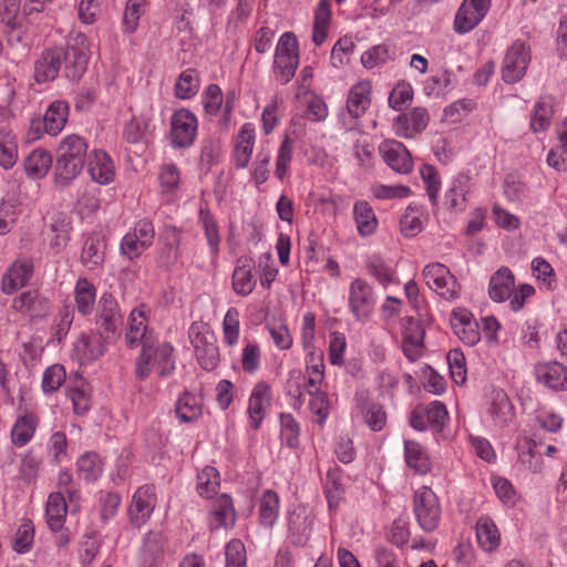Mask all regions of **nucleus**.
<instances>
[{
	"instance_id": "1",
	"label": "nucleus",
	"mask_w": 567,
	"mask_h": 567,
	"mask_svg": "<svg viewBox=\"0 0 567 567\" xmlns=\"http://www.w3.org/2000/svg\"><path fill=\"white\" fill-rule=\"evenodd\" d=\"M89 143L78 134L64 136L56 147L54 167L55 184L69 186L82 172L87 156Z\"/></svg>"
},
{
	"instance_id": "2",
	"label": "nucleus",
	"mask_w": 567,
	"mask_h": 567,
	"mask_svg": "<svg viewBox=\"0 0 567 567\" xmlns=\"http://www.w3.org/2000/svg\"><path fill=\"white\" fill-rule=\"evenodd\" d=\"M176 369L174 347L157 338L146 340L141 346V353L135 360V377L144 381L155 372L159 378L171 375Z\"/></svg>"
},
{
	"instance_id": "3",
	"label": "nucleus",
	"mask_w": 567,
	"mask_h": 567,
	"mask_svg": "<svg viewBox=\"0 0 567 567\" xmlns=\"http://www.w3.org/2000/svg\"><path fill=\"white\" fill-rule=\"evenodd\" d=\"M413 514L420 528L431 533L439 527L442 507L437 495L429 486H421L413 495Z\"/></svg>"
},
{
	"instance_id": "4",
	"label": "nucleus",
	"mask_w": 567,
	"mask_h": 567,
	"mask_svg": "<svg viewBox=\"0 0 567 567\" xmlns=\"http://www.w3.org/2000/svg\"><path fill=\"white\" fill-rule=\"evenodd\" d=\"M372 86L369 81H360L351 86L347 99V115L340 116V123L344 131L352 132L359 127V118L367 112L371 104Z\"/></svg>"
},
{
	"instance_id": "5",
	"label": "nucleus",
	"mask_w": 567,
	"mask_h": 567,
	"mask_svg": "<svg viewBox=\"0 0 567 567\" xmlns=\"http://www.w3.org/2000/svg\"><path fill=\"white\" fill-rule=\"evenodd\" d=\"M377 305V296L371 285L364 279L355 278L349 285L348 306L358 321L365 322L372 317Z\"/></svg>"
},
{
	"instance_id": "6",
	"label": "nucleus",
	"mask_w": 567,
	"mask_h": 567,
	"mask_svg": "<svg viewBox=\"0 0 567 567\" xmlns=\"http://www.w3.org/2000/svg\"><path fill=\"white\" fill-rule=\"evenodd\" d=\"M155 229L150 219L143 218L124 235L120 244L121 255L130 260L138 258L154 243Z\"/></svg>"
},
{
	"instance_id": "7",
	"label": "nucleus",
	"mask_w": 567,
	"mask_h": 567,
	"mask_svg": "<svg viewBox=\"0 0 567 567\" xmlns=\"http://www.w3.org/2000/svg\"><path fill=\"white\" fill-rule=\"evenodd\" d=\"M532 60L530 47L523 40L514 41L507 49L502 63V78L507 83L520 81Z\"/></svg>"
},
{
	"instance_id": "8",
	"label": "nucleus",
	"mask_w": 567,
	"mask_h": 567,
	"mask_svg": "<svg viewBox=\"0 0 567 567\" xmlns=\"http://www.w3.org/2000/svg\"><path fill=\"white\" fill-rule=\"evenodd\" d=\"M427 287L446 300L458 298L461 286L450 269L441 262H431L423 269Z\"/></svg>"
},
{
	"instance_id": "9",
	"label": "nucleus",
	"mask_w": 567,
	"mask_h": 567,
	"mask_svg": "<svg viewBox=\"0 0 567 567\" xmlns=\"http://www.w3.org/2000/svg\"><path fill=\"white\" fill-rule=\"evenodd\" d=\"M95 323L97 331L104 338L113 341L120 336V329L123 323L121 309L116 298L111 293H103L97 303V313Z\"/></svg>"
},
{
	"instance_id": "10",
	"label": "nucleus",
	"mask_w": 567,
	"mask_h": 567,
	"mask_svg": "<svg viewBox=\"0 0 567 567\" xmlns=\"http://www.w3.org/2000/svg\"><path fill=\"white\" fill-rule=\"evenodd\" d=\"M197 131L198 120L193 112L186 109L174 112L171 120V140L175 147H190L196 140Z\"/></svg>"
},
{
	"instance_id": "11",
	"label": "nucleus",
	"mask_w": 567,
	"mask_h": 567,
	"mask_svg": "<svg viewBox=\"0 0 567 567\" xmlns=\"http://www.w3.org/2000/svg\"><path fill=\"white\" fill-rule=\"evenodd\" d=\"M156 503L157 497L153 485L146 484L138 487L127 509L131 524L135 527L143 526L151 518Z\"/></svg>"
},
{
	"instance_id": "12",
	"label": "nucleus",
	"mask_w": 567,
	"mask_h": 567,
	"mask_svg": "<svg viewBox=\"0 0 567 567\" xmlns=\"http://www.w3.org/2000/svg\"><path fill=\"white\" fill-rule=\"evenodd\" d=\"M402 351L411 362L419 360L424 353L425 329L421 321L405 317L401 324Z\"/></svg>"
},
{
	"instance_id": "13",
	"label": "nucleus",
	"mask_w": 567,
	"mask_h": 567,
	"mask_svg": "<svg viewBox=\"0 0 567 567\" xmlns=\"http://www.w3.org/2000/svg\"><path fill=\"white\" fill-rule=\"evenodd\" d=\"M324 379L302 374L300 370H292L288 374L286 384L287 394L293 399V408L299 409L306 401V395L323 391L321 385Z\"/></svg>"
},
{
	"instance_id": "14",
	"label": "nucleus",
	"mask_w": 567,
	"mask_h": 567,
	"mask_svg": "<svg viewBox=\"0 0 567 567\" xmlns=\"http://www.w3.org/2000/svg\"><path fill=\"white\" fill-rule=\"evenodd\" d=\"M491 0H463L455 14L454 31L458 34L472 31L487 14Z\"/></svg>"
},
{
	"instance_id": "15",
	"label": "nucleus",
	"mask_w": 567,
	"mask_h": 567,
	"mask_svg": "<svg viewBox=\"0 0 567 567\" xmlns=\"http://www.w3.org/2000/svg\"><path fill=\"white\" fill-rule=\"evenodd\" d=\"M353 413L374 432L381 431L386 424V413L383 406L371 400L367 391L355 393Z\"/></svg>"
},
{
	"instance_id": "16",
	"label": "nucleus",
	"mask_w": 567,
	"mask_h": 567,
	"mask_svg": "<svg viewBox=\"0 0 567 567\" xmlns=\"http://www.w3.org/2000/svg\"><path fill=\"white\" fill-rule=\"evenodd\" d=\"M112 342L99 331L81 334L73 344V355L80 364L89 363L103 355Z\"/></svg>"
},
{
	"instance_id": "17",
	"label": "nucleus",
	"mask_w": 567,
	"mask_h": 567,
	"mask_svg": "<svg viewBox=\"0 0 567 567\" xmlns=\"http://www.w3.org/2000/svg\"><path fill=\"white\" fill-rule=\"evenodd\" d=\"M379 153L386 165L399 174H409L413 169V159L405 145L394 140H386L379 146Z\"/></svg>"
},
{
	"instance_id": "18",
	"label": "nucleus",
	"mask_w": 567,
	"mask_h": 567,
	"mask_svg": "<svg viewBox=\"0 0 567 567\" xmlns=\"http://www.w3.org/2000/svg\"><path fill=\"white\" fill-rule=\"evenodd\" d=\"M148 319L145 306L141 305L134 308L127 319V330L125 341L128 348H136L156 338L153 330L148 328Z\"/></svg>"
},
{
	"instance_id": "19",
	"label": "nucleus",
	"mask_w": 567,
	"mask_h": 567,
	"mask_svg": "<svg viewBox=\"0 0 567 567\" xmlns=\"http://www.w3.org/2000/svg\"><path fill=\"white\" fill-rule=\"evenodd\" d=\"M487 414L494 430H503L514 421L515 408L503 390L492 391Z\"/></svg>"
},
{
	"instance_id": "20",
	"label": "nucleus",
	"mask_w": 567,
	"mask_h": 567,
	"mask_svg": "<svg viewBox=\"0 0 567 567\" xmlns=\"http://www.w3.org/2000/svg\"><path fill=\"white\" fill-rule=\"evenodd\" d=\"M65 59H68V54L62 48L44 50L34 62V80L38 83L53 81Z\"/></svg>"
},
{
	"instance_id": "21",
	"label": "nucleus",
	"mask_w": 567,
	"mask_h": 567,
	"mask_svg": "<svg viewBox=\"0 0 567 567\" xmlns=\"http://www.w3.org/2000/svg\"><path fill=\"white\" fill-rule=\"evenodd\" d=\"M270 385L265 381L256 383L251 390L247 409L249 424L252 430H258L260 427L266 416V411L270 405Z\"/></svg>"
},
{
	"instance_id": "22",
	"label": "nucleus",
	"mask_w": 567,
	"mask_h": 567,
	"mask_svg": "<svg viewBox=\"0 0 567 567\" xmlns=\"http://www.w3.org/2000/svg\"><path fill=\"white\" fill-rule=\"evenodd\" d=\"M164 545L165 537L162 532H148L138 551V567H159L164 558Z\"/></svg>"
},
{
	"instance_id": "23",
	"label": "nucleus",
	"mask_w": 567,
	"mask_h": 567,
	"mask_svg": "<svg viewBox=\"0 0 567 567\" xmlns=\"http://www.w3.org/2000/svg\"><path fill=\"white\" fill-rule=\"evenodd\" d=\"M451 326L458 339L467 346H475L481 340L478 323L466 309L460 308L452 312Z\"/></svg>"
},
{
	"instance_id": "24",
	"label": "nucleus",
	"mask_w": 567,
	"mask_h": 567,
	"mask_svg": "<svg viewBox=\"0 0 567 567\" xmlns=\"http://www.w3.org/2000/svg\"><path fill=\"white\" fill-rule=\"evenodd\" d=\"M87 172L93 182L109 185L114 181L115 165L106 152L93 150L87 156Z\"/></svg>"
},
{
	"instance_id": "25",
	"label": "nucleus",
	"mask_w": 567,
	"mask_h": 567,
	"mask_svg": "<svg viewBox=\"0 0 567 567\" xmlns=\"http://www.w3.org/2000/svg\"><path fill=\"white\" fill-rule=\"evenodd\" d=\"M315 517L305 507H297L289 513L288 533L295 545L303 546L310 538Z\"/></svg>"
},
{
	"instance_id": "26",
	"label": "nucleus",
	"mask_w": 567,
	"mask_h": 567,
	"mask_svg": "<svg viewBox=\"0 0 567 567\" xmlns=\"http://www.w3.org/2000/svg\"><path fill=\"white\" fill-rule=\"evenodd\" d=\"M33 275V264L28 258L16 260L2 277L1 290L11 295L28 284Z\"/></svg>"
},
{
	"instance_id": "27",
	"label": "nucleus",
	"mask_w": 567,
	"mask_h": 567,
	"mask_svg": "<svg viewBox=\"0 0 567 567\" xmlns=\"http://www.w3.org/2000/svg\"><path fill=\"white\" fill-rule=\"evenodd\" d=\"M85 42V37L79 35L76 39V45H71L68 50H64L68 54V59L63 61L65 64L64 72L65 76L71 80H79L86 71L89 63V50Z\"/></svg>"
},
{
	"instance_id": "28",
	"label": "nucleus",
	"mask_w": 567,
	"mask_h": 567,
	"mask_svg": "<svg viewBox=\"0 0 567 567\" xmlns=\"http://www.w3.org/2000/svg\"><path fill=\"white\" fill-rule=\"evenodd\" d=\"M256 128L252 123H244L238 131L233 158L236 168L244 169L249 165L254 152Z\"/></svg>"
},
{
	"instance_id": "29",
	"label": "nucleus",
	"mask_w": 567,
	"mask_h": 567,
	"mask_svg": "<svg viewBox=\"0 0 567 567\" xmlns=\"http://www.w3.org/2000/svg\"><path fill=\"white\" fill-rule=\"evenodd\" d=\"M429 113L424 107H414L411 112L396 117L394 131L398 136L410 138L420 134L429 124Z\"/></svg>"
},
{
	"instance_id": "30",
	"label": "nucleus",
	"mask_w": 567,
	"mask_h": 567,
	"mask_svg": "<svg viewBox=\"0 0 567 567\" xmlns=\"http://www.w3.org/2000/svg\"><path fill=\"white\" fill-rule=\"evenodd\" d=\"M535 375L539 383L553 391L567 390V367L557 361L537 364Z\"/></svg>"
},
{
	"instance_id": "31",
	"label": "nucleus",
	"mask_w": 567,
	"mask_h": 567,
	"mask_svg": "<svg viewBox=\"0 0 567 567\" xmlns=\"http://www.w3.org/2000/svg\"><path fill=\"white\" fill-rule=\"evenodd\" d=\"M71 233L72 224L65 215L59 214L52 218L45 239L53 254L58 255L66 248L71 239Z\"/></svg>"
},
{
	"instance_id": "32",
	"label": "nucleus",
	"mask_w": 567,
	"mask_h": 567,
	"mask_svg": "<svg viewBox=\"0 0 567 567\" xmlns=\"http://www.w3.org/2000/svg\"><path fill=\"white\" fill-rule=\"evenodd\" d=\"M515 276L507 267H501L488 282V296L494 302L508 300L514 291Z\"/></svg>"
},
{
	"instance_id": "33",
	"label": "nucleus",
	"mask_w": 567,
	"mask_h": 567,
	"mask_svg": "<svg viewBox=\"0 0 567 567\" xmlns=\"http://www.w3.org/2000/svg\"><path fill=\"white\" fill-rule=\"evenodd\" d=\"M39 422V416L33 412H24L19 415L11 427V443L17 447H23L30 443L34 437Z\"/></svg>"
},
{
	"instance_id": "34",
	"label": "nucleus",
	"mask_w": 567,
	"mask_h": 567,
	"mask_svg": "<svg viewBox=\"0 0 567 567\" xmlns=\"http://www.w3.org/2000/svg\"><path fill=\"white\" fill-rule=\"evenodd\" d=\"M234 291L241 297L249 296L256 286L252 276V260L248 258H239L231 277Z\"/></svg>"
},
{
	"instance_id": "35",
	"label": "nucleus",
	"mask_w": 567,
	"mask_h": 567,
	"mask_svg": "<svg viewBox=\"0 0 567 567\" xmlns=\"http://www.w3.org/2000/svg\"><path fill=\"white\" fill-rule=\"evenodd\" d=\"M76 311L86 317L90 316L96 302V288L87 278H79L73 289Z\"/></svg>"
},
{
	"instance_id": "36",
	"label": "nucleus",
	"mask_w": 567,
	"mask_h": 567,
	"mask_svg": "<svg viewBox=\"0 0 567 567\" xmlns=\"http://www.w3.org/2000/svg\"><path fill=\"white\" fill-rule=\"evenodd\" d=\"M68 505L61 492H53L49 495L45 506V518L48 527L52 532H60L65 523Z\"/></svg>"
},
{
	"instance_id": "37",
	"label": "nucleus",
	"mask_w": 567,
	"mask_h": 567,
	"mask_svg": "<svg viewBox=\"0 0 567 567\" xmlns=\"http://www.w3.org/2000/svg\"><path fill=\"white\" fill-rule=\"evenodd\" d=\"M475 528L477 544L484 551L492 553L498 548L501 544V533L491 517H480Z\"/></svg>"
},
{
	"instance_id": "38",
	"label": "nucleus",
	"mask_w": 567,
	"mask_h": 567,
	"mask_svg": "<svg viewBox=\"0 0 567 567\" xmlns=\"http://www.w3.org/2000/svg\"><path fill=\"white\" fill-rule=\"evenodd\" d=\"M70 106L65 101L52 102L43 116L44 131L50 135H58L69 118Z\"/></svg>"
},
{
	"instance_id": "39",
	"label": "nucleus",
	"mask_w": 567,
	"mask_h": 567,
	"mask_svg": "<svg viewBox=\"0 0 567 567\" xmlns=\"http://www.w3.org/2000/svg\"><path fill=\"white\" fill-rule=\"evenodd\" d=\"M404 460L414 473L424 475L431 470V460L426 450L416 441L404 442Z\"/></svg>"
},
{
	"instance_id": "40",
	"label": "nucleus",
	"mask_w": 567,
	"mask_h": 567,
	"mask_svg": "<svg viewBox=\"0 0 567 567\" xmlns=\"http://www.w3.org/2000/svg\"><path fill=\"white\" fill-rule=\"evenodd\" d=\"M106 243L99 235H91L86 238L82 254L81 262L90 270H94L104 262Z\"/></svg>"
},
{
	"instance_id": "41",
	"label": "nucleus",
	"mask_w": 567,
	"mask_h": 567,
	"mask_svg": "<svg viewBox=\"0 0 567 567\" xmlns=\"http://www.w3.org/2000/svg\"><path fill=\"white\" fill-rule=\"evenodd\" d=\"M353 218L360 236L367 237L378 228V219L371 205L365 200H358L353 205Z\"/></svg>"
},
{
	"instance_id": "42",
	"label": "nucleus",
	"mask_w": 567,
	"mask_h": 567,
	"mask_svg": "<svg viewBox=\"0 0 567 567\" xmlns=\"http://www.w3.org/2000/svg\"><path fill=\"white\" fill-rule=\"evenodd\" d=\"M279 508V495L272 489L265 491L258 504L259 523L265 527H272L278 519Z\"/></svg>"
},
{
	"instance_id": "43",
	"label": "nucleus",
	"mask_w": 567,
	"mask_h": 567,
	"mask_svg": "<svg viewBox=\"0 0 567 567\" xmlns=\"http://www.w3.org/2000/svg\"><path fill=\"white\" fill-rule=\"evenodd\" d=\"M331 22L330 0H320L313 17L312 41L317 47L323 44Z\"/></svg>"
},
{
	"instance_id": "44",
	"label": "nucleus",
	"mask_w": 567,
	"mask_h": 567,
	"mask_svg": "<svg viewBox=\"0 0 567 567\" xmlns=\"http://www.w3.org/2000/svg\"><path fill=\"white\" fill-rule=\"evenodd\" d=\"M104 463L94 452H85L76 461L78 477L86 483L95 482L103 473Z\"/></svg>"
},
{
	"instance_id": "45",
	"label": "nucleus",
	"mask_w": 567,
	"mask_h": 567,
	"mask_svg": "<svg viewBox=\"0 0 567 567\" xmlns=\"http://www.w3.org/2000/svg\"><path fill=\"white\" fill-rule=\"evenodd\" d=\"M24 169L32 179L43 178L52 166L51 154L43 148L33 150L24 159Z\"/></svg>"
},
{
	"instance_id": "46",
	"label": "nucleus",
	"mask_w": 567,
	"mask_h": 567,
	"mask_svg": "<svg viewBox=\"0 0 567 567\" xmlns=\"http://www.w3.org/2000/svg\"><path fill=\"white\" fill-rule=\"evenodd\" d=\"M353 132L357 134V138L352 145L353 156L359 167L370 169L374 164V145L370 137L359 130V127Z\"/></svg>"
},
{
	"instance_id": "47",
	"label": "nucleus",
	"mask_w": 567,
	"mask_h": 567,
	"mask_svg": "<svg viewBox=\"0 0 567 567\" xmlns=\"http://www.w3.org/2000/svg\"><path fill=\"white\" fill-rule=\"evenodd\" d=\"M235 520V509L233 499L229 495H220L214 503L210 526L213 529L233 525Z\"/></svg>"
},
{
	"instance_id": "48",
	"label": "nucleus",
	"mask_w": 567,
	"mask_h": 567,
	"mask_svg": "<svg viewBox=\"0 0 567 567\" xmlns=\"http://www.w3.org/2000/svg\"><path fill=\"white\" fill-rule=\"evenodd\" d=\"M468 193V177L458 175L451 182L445 193V204L450 209L464 210L466 194Z\"/></svg>"
},
{
	"instance_id": "49",
	"label": "nucleus",
	"mask_w": 567,
	"mask_h": 567,
	"mask_svg": "<svg viewBox=\"0 0 567 567\" xmlns=\"http://www.w3.org/2000/svg\"><path fill=\"white\" fill-rule=\"evenodd\" d=\"M200 87V78L196 69L184 70L175 84V94L181 100H187L195 96Z\"/></svg>"
},
{
	"instance_id": "50",
	"label": "nucleus",
	"mask_w": 567,
	"mask_h": 567,
	"mask_svg": "<svg viewBox=\"0 0 567 567\" xmlns=\"http://www.w3.org/2000/svg\"><path fill=\"white\" fill-rule=\"evenodd\" d=\"M220 486V477L217 468L213 466H205L197 474L196 489L199 496L204 498H212L218 492Z\"/></svg>"
},
{
	"instance_id": "51",
	"label": "nucleus",
	"mask_w": 567,
	"mask_h": 567,
	"mask_svg": "<svg viewBox=\"0 0 567 567\" xmlns=\"http://www.w3.org/2000/svg\"><path fill=\"white\" fill-rule=\"evenodd\" d=\"M365 268L368 275L373 277L383 287L390 285L394 279V269L378 255L369 257Z\"/></svg>"
},
{
	"instance_id": "52",
	"label": "nucleus",
	"mask_w": 567,
	"mask_h": 567,
	"mask_svg": "<svg viewBox=\"0 0 567 567\" xmlns=\"http://www.w3.org/2000/svg\"><path fill=\"white\" fill-rule=\"evenodd\" d=\"M240 337L239 311L230 307L223 320V341L229 347L237 346Z\"/></svg>"
},
{
	"instance_id": "53",
	"label": "nucleus",
	"mask_w": 567,
	"mask_h": 567,
	"mask_svg": "<svg viewBox=\"0 0 567 567\" xmlns=\"http://www.w3.org/2000/svg\"><path fill=\"white\" fill-rule=\"evenodd\" d=\"M270 158L271 152L268 147V142L261 143L251 166V178L257 185L264 184L268 179Z\"/></svg>"
},
{
	"instance_id": "54",
	"label": "nucleus",
	"mask_w": 567,
	"mask_h": 567,
	"mask_svg": "<svg viewBox=\"0 0 567 567\" xmlns=\"http://www.w3.org/2000/svg\"><path fill=\"white\" fill-rule=\"evenodd\" d=\"M41 457L33 452L28 450L22 454L19 465V475L25 483H34L38 478V474L41 467Z\"/></svg>"
},
{
	"instance_id": "55",
	"label": "nucleus",
	"mask_w": 567,
	"mask_h": 567,
	"mask_svg": "<svg viewBox=\"0 0 567 567\" xmlns=\"http://www.w3.org/2000/svg\"><path fill=\"white\" fill-rule=\"evenodd\" d=\"M292 154L293 143L288 136H286L281 142L276 156L275 176L278 179L284 181L289 175Z\"/></svg>"
},
{
	"instance_id": "56",
	"label": "nucleus",
	"mask_w": 567,
	"mask_h": 567,
	"mask_svg": "<svg viewBox=\"0 0 567 567\" xmlns=\"http://www.w3.org/2000/svg\"><path fill=\"white\" fill-rule=\"evenodd\" d=\"M181 233L175 228L167 231L166 243L161 252V261L166 267L176 264L181 257Z\"/></svg>"
},
{
	"instance_id": "57",
	"label": "nucleus",
	"mask_w": 567,
	"mask_h": 567,
	"mask_svg": "<svg viewBox=\"0 0 567 567\" xmlns=\"http://www.w3.org/2000/svg\"><path fill=\"white\" fill-rule=\"evenodd\" d=\"M308 409L315 416V422L322 426L330 413V400L326 391L308 395Z\"/></svg>"
},
{
	"instance_id": "58",
	"label": "nucleus",
	"mask_w": 567,
	"mask_h": 567,
	"mask_svg": "<svg viewBox=\"0 0 567 567\" xmlns=\"http://www.w3.org/2000/svg\"><path fill=\"white\" fill-rule=\"evenodd\" d=\"M299 56L274 58V73L280 84H287L295 76Z\"/></svg>"
},
{
	"instance_id": "59",
	"label": "nucleus",
	"mask_w": 567,
	"mask_h": 567,
	"mask_svg": "<svg viewBox=\"0 0 567 567\" xmlns=\"http://www.w3.org/2000/svg\"><path fill=\"white\" fill-rule=\"evenodd\" d=\"M536 445L534 440H526L525 444L519 446L518 454L519 462L533 473H539L543 470V457L534 451Z\"/></svg>"
},
{
	"instance_id": "60",
	"label": "nucleus",
	"mask_w": 567,
	"mask_h": 567,
	"mask_svg": "<svg viewBox=\"0 0 567 567\" xmlns=\"http://www.w3.org/2000/svg\"><path fill=\"white\" fill-rule=\"evenodd\" d=\"M74 320V308L64 305L56 315L52 326V336L61 342L68 334Z\"/></svg>"
},
{
	"instance_id": "61",
	"label": "nucleus",
	"mask_w": 567,
	"mask_h": 567,
	"mask_svg": "<svg viewBox=\"0 0 567 567\" xmlns=\"http://www.w3.org/2000/svg\"><path fill=\"white\" fill-rule=\"evenodd\" d=\"M261 352L256 342L247 341L241 350V369L248 374H255L260 368Z\"/></svg>"
},
{
	"instance_id": "62",
	"label": "nucleus",
	"mask_w": 567,
	"mask_h": 567,
	"mask_svg": "<svg viewBox=\"0 0 567 567\" xmlns=\"http://www.w3.org/2000/svg\"><path fill=\"white\" fill-rule=\"evenodd\" d=\"M47 452L55 464H61L68 458V439L64 432L56 431L50 436Z\"/></svg>"
},
{
	"instance_id": "63",
	"label": "nucleus",
	"mask_w": 567,
	"mask_h": 567,
	"mask_svg": "<svg viewBox=\"0 0 567 567\" xmlns=\"http://www.w3.org/2000/svg\"><path fill=\"white\" fill-rule=\"evenodd\" d=\"M354 50V43L350 37L339 39L331 50V64L334 68H341L350 62V56Z\"/></svg>"
},
{
	"instance_id": "64",
	"label": "nucleus",
	"mask_w": 567,
	"mask_h": 567,
	"mask_svg": "<svg viewBox=\"0 0 567 567\" xmlns=\"http://www.w3.org/2000/svg\"><path fill=\"white\" fill-rule=\"evenodd\" d=\"M202 413L196 398L189 393L182 395L177 402L176 414L183 422H192Z\"/></svg>"
}]
</instances>
